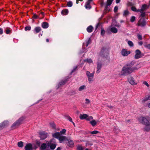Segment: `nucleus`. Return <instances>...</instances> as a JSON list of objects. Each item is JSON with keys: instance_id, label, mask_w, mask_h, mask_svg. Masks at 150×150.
<instances>
[{"instance_id": "680f3d73", "label": "nucleus", "mask_w": 150, "mask_h": 150, "mask_svg": "<svg viewBox=\"0 0 150 150\" xmlns=\"http://www.w3.org/2000/svg\"><path fill=\"white\" fill-rule=\"evenodd\" d=\"M100 23H98L97 25H96V30L98 27L100 26Z\"/></svg>"}, {"instance_id": "5fc2aeb1", "label": "nucleus", "mask_w": 150, "mask_h": 150, "mask_svg": "<svg viewBox=\"0 0 150 150\" xmlns=\"http://www.w3.org/2000/svg\"><path fill=\"white\" fill-rule=\"evenodd\" d=\"M36 143L37 145L38 146H40V145L41 142L39 141L36 140Z\"/></svg>"}, {"instance_id": "603ef678", "label": "nucleus", "mask_w": 150, "mask_h": 150, "mask_svg": "<svg viewBox=\"0 0 150 150\" xmlns=\"http://www.w3.org/2000/svg\"><path fill=\"white\" fill-rule=\"evenodd\" d=\"M141 14L140 16L143 18L144 17L145 15V12H144L143 11H142V12H141Z\"/></svg>"}, {"instance_id": "6e6d98bb", "label": "nucleus", "mask_w": 150, "mask_h": 150, "mask_svg": "<svg viewBox=\"0 0 150 150\" xmlns=\"http://www.w3.org/2000/svg\"><path fill=\"white\" fill-rule=\"evenodd\" d=\"M131 9L133 11H136V8L135 6H132L131 8Z\"/></svg>"}, {"instance_id": "2eb2a0df", "label": "nucleus", "mask_w": 150, "mask_h": 150, "mask_svg": "<svg viewBox=\"0 0 150 150\" xmlns=\"http://www.w3.org/2000/svg\"><path fill=\"white\" fill-rule=\"evenodd\" d=\"M60 143H61L64 141H66L68 140V139L66 137L64 136H60L59 139Z\"/></svg>"}, {"instance_id": "473e14b6", "label": "nucleus", "mask_w": 150, "mask_h": 150, "mask_svg": "<svg viewBox=\"0 0 150 150\" xmlns=\"http://www.w3.org/2000/svg\"><path fill=\"white\" fill-rule=\"evenodd\" d=\"M50 127L52 129H55L56 128L54 122L50 123Z\"/></svg>"}, {"instance_id": "0e129e2a", "label": "nucleus", "mask_w": 150, "mask_h": 150, "mask_svg": "<svg viewBox=\"0 0 150 150\" xmlns=\"http://www.w3.org/2000/svg\"><path fill=\"white\" fill-rule=\"evenodd\" d=\"M68 119L71 122H72V118H71V117H68Z\"/></svg>"}, {"instance_id": "393cba45", "label": "nucleus", "mask_w": 150, "mask_h": 150, "mask_svg": "<svg viewBox=\"0 0 150 150\" xmlns=\"http://www.w3.org/2000/svg\"><path fill=\"white\" fill-rule=\"evenodd\" d=\"M93 28L91 25L88 26L87 28V30L88 33L92 32Z\"/></svg>"}, {"instance_id": "f8f14e48", "label": "nucleus", "mask_w": 150, "mask_h": 150, "mask_svg": "<svg viewBox=\"0 0 150 150\" xmlns=\"http://www.w3.org/2000/svg\"><path fill=\"white\" fill-rule=\"evenodd\" d=\"M24 149L25 150H33V146L32 144L30 143L26 144L25 146Z\"/></svg>"}, {"instance_id": "f704fd0d", "label": "nucleus", "mask_w": 150, "mask_h": 150, "mask_svg": "<svg viewBox=\"0 0 150 150\" xmlns=\"http://www.w3.org/2000/svg\"><path fill=\"white\" fill-rule=\"evenodd\" d=\"M84 62H86L89 63H91L93 62L92 60L91 59H86L84 60Z\"/></svg>"}, {"instance_id": "cd10ccee", "label": "nucleus", "mask_w": 150, "mask_h": 150, "mask_svg": "<svg viewBox=\"0 0 150 150\" xmlns=\"http://www.w3.org/2000/svg\"><path fill=\"white\" fill-rule=\"evenodd\" d=\"M110 31L113 33H116L117 32V29L115 27L112 28L110 29Z\"/></svg>"}, {"instance_id": "bb28decb", "label": "nucleus", "mask_w": 150, "mask_h": 150, "mask_svg": "<svg viewBox=\"0 0 150 150\" xmlns=\"http://www.w3.org/2000/svg\"><path fill=\"white\" fill-rule=\"evenodd\" d=\"M68 13V10L67 9L63 10L61 12V13L62 15H67Z\"/></svg>"}, {"instance_id": "f3484780", "label": "nucleus", "mask_w": 150, "mask_h": 150, "mask_svg": "<svg viewBox=\"0 0 150 150\" xmlns=\"http://www.w3.org/2000/svg\"><path fill=\"white\" fill-rule=\"evenodd\" d=\"M93 0H88L86 2L85 6L86 9H90L91 8V6L90 5V4Z\"/></svg>"}, {"instance_id": "423d86ee", "label": "nucleus", "mask_w": 150, "mask_h": 150, "mask_svg": "<svg viewBox=\"0 0 150 150\" xmlns=\"http://www.w3.org/2000/svg\"><path fill=\"white\" fill-rule=\"evenodd\" d=\"M52 141L50 140L47 143V145L48 148L50 147V149L52 150L54 149L56 147V144L52 143Z\"/></svg>"}, {"instance_id": "37998d69", "label": "nucleus", "mask_w": 150, "mask_h": 150, "mask_svg": "<svg viewBox=\"0 0 150 150\" xmlns=\"http://www.w3.org/2000/svg\"><path fill=\"white\" fill-rule=\"evenodd\" d=\"M137 37L138 39L139 40H142V35L138 34L137 35Z\"/></svg>"}, {"instance_id": "5701e85b", "label": "nucleus", "mask_w": 150, "mask_h": 150, "mask_svg": "<svg viewBox=\"0 0 150 150\" xmlns=\"http://www.w3.org/2000/svg\"><path fill=\"white\" fill-rule=\"evenodd\" d=\"M145 125L146 126L144 128V130L147 132L150 131V124H149V125Z\"/></svg>"}, {"instance_id": "20e7f679", "label": "nucleus", "mask_w": 150, "mask_h": 150, "mask_svg": "<svg viewBox=\"0 0 150 150\" xmlns=\"http://www.w3.org/2000/svg\"><path fill=\"white\" fill-rule=\"evenodd\" d=\"M94 74V72L92 73H91L89 71H87L86 72V74L88 77V80L89 83L93 81V76Z\"/></svg>"}, {"instance_id": "2f4dec72", "label": "nucleus", "mask_w": 150, "mask_h": 150, "mask_svg": "<svg viewBox=\"0 0 150 150\" xmlns=\"http://www.w3.org/2000/svg\"><path fill=\"white\" fill-rule=\"evenodd\" d=\"M86 86L85 85H82L81 86L79 89V91H81L84 89H86Z\"/></svg>"}, {"instance_id": "412c9836", "label": "nucleus", "mask_w": 150, "mask_h": 150, "mask_svg": "<svg viewBox=\"0 0 150 150\" xmlns=\"http://www.w3.org/2000/svg\"><path fill=\"white\" fill-rule=\"evenodd\" d=\"M52 136L55 138L59 139L60 136V133L59 132H56L52 134Z\"/></svg>"}, {"instance_id": "338daca9", "label": "nucleus", "mask_w": 150, "mask_h": 150, "mask_svg": "<svg viewBox=\"0 0 150 150\" xmlns=\"http://www.w3.org/2000/svg\"><path fill=\"white\" fill-rule=\"evenodd\" d=\"M38 148V147L35 145L33 147V150L34 149L35 150H36V149Z\"/></svg>"}, {"instance_id": "39448f33", "label": "nucleus", "mask_w": 150, "mask_h": 150, "mask_svg": "<svg viewBox=\"0 0 150 150\" xmlns=\"http://www.w3.org/2000/svg\"><path fill=\"white\" fill-rule=\"evenodd\" d=\"M146 21L144 18H142L140 19L138 22L137 25L138 26L143 27L146 25Z\"/></svg>"}, {"instance_id": "864d4df0", "label": "nucleus", "mask_w": 150, "mask_h": 150, "mask_svg": "<svg viewBox=\"0 0 150 150\" xmlns=\"http://www.w3.org/2000/svg\"><path fill=\"white\" fill-rule=\"evenodd\" d=\"M77 66H76L74 67V68L72 70L71 73H72L75 71L77 70Z\"/></svg>"}, {"instance_id": "c756f323", "label": "nucleus", "mask_w": 150, "mask_h": 150, "mask_svg": "<svg viewBox=\"0 0 150 150\" xmlns=\"http://www.w3.org/2000/svg\"><path fill=\"white\" fill-rule=\"evenodd\" d=\"M18 146L21 148H22L23 146V142L22 141H20L18 142Z\"/></svg>"}, {"instance_id": "a19ab883", "label": "nucleus", "mask_w": 150, "mask_h": 150, "mask_svg": "<svg viewBox=\"0 0 150 150\" xmlns=\"http://www.w3.org/2000/svg\"><path fill=\"white\" fill-rule=\"evenodd\" d=\"M135 20V17L134 16H132L130 19V21L131 22H133Z\"/></svg>"}, {"instance_id": "6e6552de", "label": "nucleus", "mask_w": 150, "mask_h": 150, "mask_svg": "<svg viewBox=\"0 0 150 150\" xmlns=\"http://www.w3.org/2000/svg\"><path fill=\"white\" fill-rule=\"evenodd\" d=\"M130 53V51L125 49H123L121 51V54L123 56H127Z\"/></svg>"}, {"instance_id": "dca6fc26", "label": "nucleus", "mask_w": 150, "mask_h": 150, "mask_svg": "<svg viewBox=\"0 0 150 150\" xmlns=\"http://www.w3.org/2000/svg\"><path fill=\"white\" fill-rule=\"evenodd\" d=\"M102 64L98 62L97 63V69L96 71V73H98L100 71L102 68Z\"/></svg>"}, {"instance_id": "9b49d317", "label": "nucleus", "mask_w": 150, "mask_h": 150, "mask_svg": "<svg viewBox=\"0 0 150 150\" xmlns=\"http://www.w3.org/2000/svg\"><path fill=\"white\" fill-rule=\"evenodd\" d=\"M128 81L132 85H135L137 84V83L134 80V79L132 76H130L128 78Z\"/></svg>"}, {"instance_id": "f257e3e1", "label": "nucleus", "mask_w": 150, "mask_h": 150, "mask_svg": "<svg viewBox=\"0 0 150 150\" xmlns=\"http://www.w3.org/2000/svg\"><path fill=\"white\" fill-rule=\"evenodd\" d=\"M136 62L132 61L126 64L122 67L120 72V75L121 76H126L131 74L134 70H137L139 68L134 66Z\"/></svg>"}, {"instance_id": "ddd939ff", "label": "nucleus", "mask_w": 150, "mask_h": 150, "mask_svg": "<svg viewBox=\"0 0 150 150\" xmlns=\"http://www.w3.org/2000/svg\"><path fill=\"white\" fill-rule=\"evenodd\" d=\"M141 118L142 123L144 125H149L150 122L145 117H142Z\"/></svg>"}, {"instance_id": "49530a36", "label": "nucleus", "mask_w": 150, "mask_h": 150, "mask_svg": "<svg viewBox=\"0 0 150 150\" xmlns=\"http://www.w3.org/2000/svg\"><path fill=\"white\" fill-rule=\"evenodd\" d=\"M38 17L39 16H37L35 14H34L32 16V18L36 19H37Z\"/></svg>"}, {"instance_id": "72a5a7b5", "label": "nucleus", "mask_w": 150, "mask_h": 150, "mask_svg": "<svg viewBox=\"0 0 150 150\" xmlns=\"http://www.w3.org/2000/svg\"><path fill=\"white\" fill-rule=\"evenodd\" d=\"M146 7H147L146 5L145 4H144L142 6L141 8L142 11H144V10H145L146 9Z\"/></svg>"}, {"instance_id": "4c0bfd02", "label": "nucleus", "mask_w": 150, "mask_h": 150, "mask_svg": "<svg viewBox=\"0 0 150 150\" xmlns=\"http://www.w3.org/2000/svg\"><path fill=\"white\" fill-rule=\"evenodd\" d=\"M128 44L130 47H132L133 46L134 44L131 41H129L128 42Z\"/></svg>"}, {"instance_id": "3c124183", "label": "nucleus", "mask_w": 150, "mask_h": 150, "mask_svg": "<svg viewBox=\"0 0 150 150\" xmlns=\"http://www.w3.org/2000/svg\"><path fill=\"white\" fill-rule=\"evenodd\" d=\"M144 47L149 49H150V44H146L144 45Z\"/></svg>"}, {"instance_id": "7ed1b4c3", "label": "nucleus", "mask_w": 150, "mask_h": 150, "mask_svg": "<svg viewBox=\"0 0 150 150\" xmlns=\"http://www.w3.org/2000/svg\"><path fill=\"white\" fill-rule=\"evenodd\" d=\"M69 78H70L69 76H67L64 79L62 80L61 81L59 82L58 85V87L57 88H58L60 87L61 86L66 83L69 81Z\"/></svg>"}, {"instance_id": "4d7b16f0", "label": "nucleus", "mask_w": 150, "mask_h": 150, "mask_svg": "<svg viewBox=\"0 0 150 150\" xmlns=\"http://www.w3.org/2000/svg\"><path fill=\"white\" fill-rule=\"evenodd\" d=\"M118 8L117 6H115L114 8V11L115 13H116L117 12V11L118 10Z\"/></svg>"}, {"instance_id": "79ce46f5", "label": "nucleus", "mask_w": 150, "mask_h": 150, "mask_svg": "<svg viewBox=\"0 0 150 150\" xmlns=\"http://www.w3.org/2000/svg\"><path fill=\"white\" fill-rule=\"evenodd\" d=\"M150 99V95H149L148 96V97H146L145 98H144L143 101H144V102L149 100Z\"/></svg>"}, {"instance_id": "f03ea898", "label": "nucleus", "mask_w": 150, "mask_h": 150, "mask_svg": "<svg viewBox=\"0 0 150 150\" xmlns=\"http://www.w3.org/2000/svg\"><path fill=\"white\" fill-rule=\"evenodd\" d=\"M25 118L26 117L24 116L20 117L11 125V128L12 129H14L18 128L20 125L22 124L23 121Z\"/></svg>"}, {"instance_id": "b1692460", "label": "nucleus", "mask_w": 150, "mask_h": 150, "mask_svg": "<svg viewBox=\"0 0 150 150\" xmlns=\"http://www.w3.org/2000/svg\"><path fill=\"white\" fill-rule=\"evenodd\" d=\"M42 29L40 27H36L34 29V31L36 33H38L40 31H41Z\"/></svg>"}, {"instance_id": "6ab92c4d", "label": "nucleus", "mask_w": 150, "mask_h": 150, "mask_svg": "<svg viewBox=\"0 0 150 150\" xmlns=\"http://www.w3.org/2000/svg\"><path fill=\"white\" fill-rule=\"evenodd\" d=\"M42 27L43 28H47L49 27L48 23L46 22H43L42 24Z\"/></svg>"}, {"instance_id": "9d476101", "label": "nucleus", "mask_w": 150, "mask_h": 150, "mask_svg": "<svg viewBox=\"0 0 150 150\" xmlns=\"http://www.w3.org/2000/svg\"><path fill=\"white\" fill-rule=\"evenodd\" d=\"M40 137L41 139H44L47 137V134L45 131H42L39 132Z\"/></svg>"}, {"instance_id": "13d9d810", "label": "nucleus", "mask_w": 150, "mask_h": 150, "mask_svg": "<svg viewBox=\"0 0 150 150\" xmlns=\"http://www.w3.org/2000/svg\"><path fill=\"white\" fill-rule=\"evenodd\" d=\"M66 130L65 129H63L60 131V133L62 134H64L65 133Z\"/></svg>"}, {"instance_id": "1a4fd4ad", "label": "nucleus", "mask_w": 150, "mask_h": 150, "mask_svg": "<svg viewBox=\"0 0 150 150\" xmlns=\"http://www.w3.org/2000/svg\"><path fill=\"white\" fill-rule=\"evenodd\" d=\"M135 54L134 58L135 59H138L142 57L141 52L139 50H137L135 51Z\"/></svg>"}, {"instance_id": "a18cd8bd", "label": "nucleus", "mask_w": 150, "mask_h": 150, "mask_svg": "<svg viewBox=\"0 0 150 150\" xmlns=\"http://www.w3.org/2000/svg\"><path fill=\"white\" fill-rule=\"evenodd\" d=\"M85 104H89L91 102V101L88 98H86L85 99Z\"/></svg>"}, {"instance_id": "774afa93", "label": "nucleus", "mask_w": 150, "mask_h": 150, "mask_svg": "<svg viewBox=\"0 0 150 150\" xmlns=\"http://www.w3.org/2000/svg\"><path fill=\"white\" fill-rule=\"evenodd\" d=\"M139 44L140 45H142L143 44V42L142 41L139 42Z\"/></svg>"}, {"instance_id": "a211bd4d", "label": "nucleus", "mask_w": 150, "mask_h": 150, "mask_svg": "<svg viewBox=\"0 0 150 150\" xmlns=\"http://www.w3.org/2000/svg\"><path fill=\"white\" fill-rule=\"evenodd\" d=\"M88 117V115L86 114H80L79 115V118L81 120L86 119Z\"/></svg>"}, {"instance_id": "c9c22d12", "label": "nucleus", "mask_w": 150, "mask_h": 150, "mask_svg": "<svg viewBox=\"0 0 150 150\" xmlns=\"http://www.w3.org/2000/svg\"><path fill=\"white\" fill-rule=\"evenodd\" d=\"M113 0H107V6L110 5L112 3Z\"/></svg>"}, {"instance_id": "bf43d9fd", "label": "nucleus", "mask_w": 150, "mask_h": 150, "mask_svg": "<svg viewBox=\"0 0 150 150\" xmlns=\"http://www.w3.org/2000/svg\"><path fill=\"white\" fill-rule=\"evenodd\" d=\"M143 84L146 85L147 87H149V85L147 83V82L146 81H144L143 82Z\"/></svg>"}, {"instance_id": "de8ad7c7", "label": "nucleus", "mask_w": 150, "mask_h": 150, "mask_svg": "<svg viewBox=\"0 0 150 150\" xmlns=\"http://www.w3.org/2000/svg\"><path fill=\"white\" fill-rule=\"evenodd\" d=\"M25 30L26 31L30 30L31 29V28L30 26H26L25 28Z\"/></svg>"}, {"instance_id": "8fccbe9b", "label": "nucleus", "mask_w": 150, "mask_h": 150, "mask_svg": "<svg viewBox=\"0 0 150 150\" xmlns=\"http://www.w3.org/2000/svg\"><path fill=\"white\" fill-rule=\"evenodd\" d=\"M91 40L90 38H89L88 41L86 43V46L87 47L88 45L91 43Z\"/></svg>"}, {"instance_id": "e433bc0d", "label": "nucleus", "mask_w": 150, "mask_h": 150, "mask_svg": "<svg viewBox=\"0 0 150 150\" xmlns=\"http://www.w3.org/2000/svg\"><path fill=\"white\" fill-rule=\"evenodd\" d=\"M105 31L104 30L103 28L102 27H101V35L102 36H103L105 33Z\"/></svg>"}, {"instance_id": "0eeeda50", "label": "nucleus", "mask_w": 150, "mask_h": 150, "mask_svg": "<svg viewBox=\"0 0 150 150\" xmlns=\"http://www.w3.org/2000/svg\"><path fill=\"white\" fill-rule=\"evenodd\" d=\"M8 122L7 121H4L0 124V130L3 128L7 127L8 125Z\"/></svg>"}, {"instance_id": "c85d7f7f", "label": "nucleus", "mask_w": 150, "mask_h": 150, "mask_svg": "<svg viewBox=\"0 0 150 150\" xmlns=\"http://www.w3.org/2000/svg\"><path fill=\"white\" fill-rule=\"evenodd\" d=\"M129 12L127 10H125L124 11L123 13V16L126 17L129 14Z\"/></svg>"}, {"instance_id": "09e8293b", "label": "nucleus", "mask_w": 150, "mask_h": 150, "mask_svg": "<svg viewBox=\"0 0 150 150\" xmlns=\"http://www.w3.org/2000/svg\"><path fill=\"white\" fill-rule=\"evenodd\" d=\"M108 6H107V4H106V5L105 8V11L106 12H108L109 11V10L108 9Z\"/></svg>"}, {"instance_id": "052dcab7", "label": "nucleus", "mask_w": 150, "mask_h": 150, "mask_svg": "<svg viewBox=\"0 0 150 150\" xmlns=\"http://www.w3.org/2000/svg\"><path fill=\"white\" fill-rule=\"evenodd\" d=\"M3 30L2 28H0V35H1L3 33Z\"/></svg>"}, {"instance_id": "c03bdc74", "label": "nucleus", "mask_w": 150, "mask_h": 150, "mask_svg": "<svg viewBox=\"0 0 150 150\" xmlns=\"http://www.w3.org/2000/svg\"><path fill=\"white\" fill-rule=\"evenodd\" d=\"M93 119V117L92 116H90L88 117L86 119V120L88 121H90L91 120H92Z\"/></svg>"}, {"instance_id": "58836bf2", "label": "nucleus", "mask_w": 150, "mask_h": 150, "mask_svg": "<svg viewBox=\"0 0 150 150\" xmlns=\"http://www.w3.org/2000/svg\"><path fill=\"white\" fill-rule=\"evenodd\" d=\"M67 5L68 7H71L72 6V3L71 1H69L67 2Z\"/></svg>"}, {"instance_id": "4468645a", "label": "nucleus", "mask_w": 150, "mask_h": 150, "mask_svg": "<svg viewBox=\"0 0 150 150\" xmlns=\"http://www.w3.org/2000/svg\"><path fill=\"white\" fill-rule=\"evenodd\" d=\"M40 148L41 150H50L47 146V144L46 143L42 144L41 145Z\"/></svg>"}, {"instance_id": "ea45409f", "label": "nucleus", "mask_w": 150, "mask_h": 150, "mask_svg": "<svg viewBox=\"0 0 150 150\" xmlns=\"http://www.w3.org/2000/svg\"><path fill=\"white\" fill-rule=\"evenodd\" d=\"M98 133H99V132L96 130H95L92 132H90V133L92 134H96Z\"/></svg>"}, {"instance_id": "7c9ffc66", "label": "nucleus", "mask_w": 150, "mask_h": 150, "mask_svg": "<svg viewBox=\"0 0 150 150\" xmlns=\"http://www.w3.org/2000/svg\"><path fill=\"white\" fill-rule=\"evenodd\" d=\"M77 150H83L84 148L82 147V145H78L77 146Z\"/></svg>"}, {"instance_id": "a878e982", "label": "nucleus", "mask_w": 150, "mask_h": 150, "mask_svg": "<svg viewBox=\"0 0 150 150\" xmlns=\"http://www.w3.org/2000/svg\"><path fill=\"white\" fill-rule=\"evenodd\" d=\"M90 123L93 127L95 126L97 124V122L95 120H92L90 122Z\"/></svg>"}, {"instance_id": "4be33fe9", "label": "nucleus", "mask_w": 150, "mask_h": 150, "mask_svg": "<svg viewBox=\"0 0 150 150\" xmlns=\"http://www.w3.org/2000/svg\"><path fill=\"white\" fill-rule=\"evenodd\" d=\"M12 30L11 29L8 27H7L6 28V29L5 30V31L6 32V34H10L12 32H11Z\"/></svg>"}, {"instance_id": "e2e57ef3", "label": "nucleus", "mask_w": 150, "mask_h": 150, "mask_svg": "<svg viewBox=\"0 0 150 150\" xmlns=\"http://www.w3.org/2000/svg\"><path fill=\"white\" fill-rule=\"evenodd\" d=\"M136 12H140V13L142 12V11L141 10V9H139L138 10L136 9Z\"/></svg>"}, {"instance_id": "aec40b11", "label": "nucleus", "mask_w": 150, "mask_h": 150, "mask_svg": "<svg viewBox=\"0 0 150 150\" xmlns=\"http://www.w3.org/2000/svg\"><path fill=\"white\" fill-rule=\"evenodd\" d=\"M68 141L67 145L69 146L70 147H72L74 146L73 141L71 140L68 139L67 140Z\"/></svg>"}, {"instance_id": "69168bd1", "label": "nucleus", "mask_w": 150, "mask_h": 150, "mask_svg": "<svg viewBox=\"0 0 150 150\" xmlns=\"http://www.w3.org/2000/svg\"><path fill=\"white\" fill-rule=\"evenodd\" d=\"M107 106L110 109H112L113 108V107L110 105H107Z\"/></svg>"}]
</instances>
